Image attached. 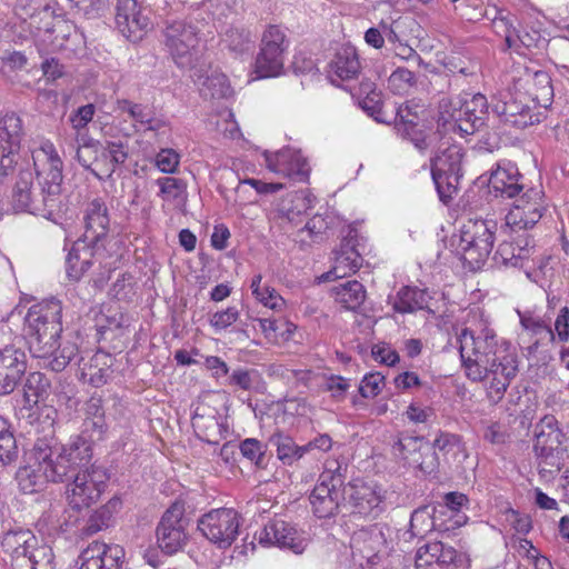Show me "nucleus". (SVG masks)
Masks as SVG:
<instances>
[{
	"instance_id": "1",
	"label": "nucleus",
	"mask_w": 569,
	"mask_h": 569,
	"mask_svg": "<svg viewBox=\"0 0 569 569\" xmlns=\"http://www.w3.org/2000/svg\"><path fill=\"white\" fill-rule=\"evenodd\" d=\"M459 351L467 377L485 382L488 399L498 403L518 373V356L511 345L488 327L461 330Z\"/></svg>"
},
{
	"instance_id": "2",
	"label": "nucleus",
	"mask_w": 569,
	"mask_h": 569,
	"mask_svg": "<svg viewBox=\"0 0 569 569\" xmlns=\"http://www.w3.org/2000/svg\"><path fill=\"white\" fill-rule=\"evenodd\" d=\"M62 305L56 298L42 300L29 308L24 317L23 338L34 358L49 359L48 367L61 372L78 355L74 342H61Z\"/></svg>"
},
{
	"instance_id": "3",
	"label": "nucleus",
	"mask_w": 569,
	"mask_h": 569,
	"mask_svg": "<svg viewBox=\"0 0 569 569\" xmlns=\"http://www.w3.org/2000/svg\"><path fill=\"white\" fill-rule=\"evenodd\" d=\"M32 161L37 178L40 173L50 177L47 200H31L36 191L33 187V173L30 169H20L12 189V207L18 212H28L50 219L61 203V184L63 181V162L53 143L49 140L32 151Z\"/></svg>"
},
{
	"instance_id": "4",
	"label": "nucleus",
	"mask_w": 569,
	"mask_h": 569,
	"mask_svg": "<svg viewBox=\"0 0 569 569\" xmlns=\"http://www.w3.org/2000/svg\"><path fill=\"white\" fill-rule=\"evenodd\" d=\"M57 412L53 409H47L46 413L39 416L48 432L39 437L33 443V456L38 463H43L46 471L52 482H63L72 479L77 469L66 456V450L57 449L59 442L54 438V417Z\"/></svg>"
},
{
	"instance_id": "5",
	"label": "nucleus",
	"mask_w": 569,
	"mask_h": 569,
	"mask_svg": "<svg viewBox=\"0 0 569 569\" xmlns=\"http://www.w3.org/2000/svg\"><path fill=\"white\" fill-rule=\"evenodd\" d=\"M498 224L492 219H469L460 229L459 249L466 263L480 268L490 254Z\"/></svg>"
},
{
	"instance_id": "6",
	"label": "nucleus",
	"mask_w": 569,
	"mask_h": 569,
	"mask_svg": "<svg viewBox=\"0 0 569 569\" xmlns=\"http://www.w3.org/2000/svg\"><path fill=\"white\" fill-rule=\"evenodd\" d=\"M491 113L500 122L518 129H525L541 122L546 117L545 111L530 101L525 93L501 92L491 101Z\"/></svg>"
},
{
	"instance_id": "7",
	"label": "nucleus",
	"mask_w": 569,
	"mask_h": 569,
	"mask_svg": "<svg viewBox=\"0 0 569 569\" xmlns=\"http://www.w3.org/2000/svg\"><path fill=\"white\" fill-rule=\"evenodd\" d=\"M109 479L108 470L96 463L83 470H78L66 488L69 506L77 510L90 507L99 500Z\"/></svg>"
},
{
	"instance_id": "8",
	"label": "nucleus",
	"mask_w": 569,
	"mask_h": 569,
	"mask_svg": "<svg viewBox=\"0 0 569 569\" xmlns=\"http://www.w3.org/2000/svg\"><path fill=\"white\" fill-rule=\"evenodd\" d=\"M463 153L458 146H450L440 150L431 158V177L436 186L439 199L443 203L452 200L458 192Z\"/></svg>"
},
{
	"instance_id": "9",
	"label": "nucleus",
	"mask_w": 569,
	"mask_h": 569,
	"mask_svg": "<svg viewBox=\"0 0 569 569\" xmlns=\"http://www.w3.org/2000/svg\"><path fill=\"white\" fill-rule=\"evenodd\" d=\"M288 47L289 40L284 30L276 24L268 26L262 33L260 50L256 58L257 78H271L281 74Z\"/></svg>"
},
{
	"instance_id": "10",
	"label": "nucleus",
	"mask_w": 569,
	"mask_h": 569,
	"mask_svg": "<svg viewBox=\"0 0 569 569\" xmlns=\"http://www.w3.org/2000/svg\"><path fill=\"white\" fill-rule=\"evenodd\" d=\"M339 470V466L332 469L327 465L309 496L311 511L319 519H330L339 512L340 502L343 499V492H340L343 477Z\"/></svg>"
},
{
	"instance_id": "11",
	"label": "nucleus",
	"mask_w": 569,
	"mask_h": 569,
	"mask_svg": "<svg viewBox=\"0 0 569 569\" xmlns=\"http://www.w3.org/2000/svg\"><path fill=\"white\" fill-rule=\"evenodd\" d=\"M164 44L179 68H191L199 44V29L186 20L166 22Z\"/></svg>"
},
{
	"instance_id": "12",
	"label": "nucleus",
	"mask_w": 569,
	"mask_h": 569,
	"mask_svg": "<svg viewBox=\"0 0 569 569\" xmlns=\"http://www.w3.org/2000/svg\"><path fill=\"white\" fill-rule=\"evenodd\" d=\"M241 520V516L232 508L212 509L199 518L198 530L210 542L226 549L236 541Z\"/></svg>"
},
{
	"instance_id": "13",
	"label": "nucleus",
	"mask_w": 569,
	"mask_h": 569,
	"mask_svg": "<svg viewBox=\"0 0 569 569\" xmlns=\"http://www.w3.org/2000/svg\"><path fill=\"white\" fill-rule=\"evenodd\" d=\"M23 136V121L18 113L7 112L0 118V179L16 171Z\"/></svg>"
},
{
	"instance_id": "14",
	"label": "nucleus",
	"mask_w": 569,
	"mask_h": 569,
	"mask_svg": "<svg viewBox=\"0 0 569 569\" xmlns=\"http://www.w3.org/2000/svg\"><path fill=\"white\" fill-rule=\"evenodd\" d=\"M541 190L530 188L517 197L501 227L503 232L526 231L535 227L543 216L545 206Z\"/></svg>"
},
{
	"instance_id": "15",
	"label": "nucleus",
	"mask_w": 569,
	"mask_h": 569,
	"mask_svg": "<svg viewBox=\"0 0 569 569\" xmlns=\"http://www.w3.org/2000/svg\"><path fill=\"white\" fill-rule=\"evenodd\" d=\"M184 503L173 502L162 515L156 530L159 548L167 555H173L187 543Z\"/></svg>"
},
{
	"instance_id": "16",
	"label": "nucleus",
	"mask_w": 569,
	"mask_h": 569,
	"mask_svg": "<svg viewBox=\"0 0 569 569\" xmlns=\"http://www.w3.org/2000/svg\"><path fill=\"white\" fill-rule=\"evenodd\" d=\"M466 553L458 552L442 541H431L421 546L416 553L417 569H469Z\"/></svg>"
},
{
	"instance_id": "17",
	"label": "nucleus",
	"mask_w": 569,
	"mask_h": 569,
	"mask_svg": "<svg viewBox=\"0 0 569 569\" xmlns=\"http://www.w3.org/2000/svg\"><path fill=\"white\" fill-rule=\"evenodd\" d=\"M116 9V26L128 40L138 42L152 28L150 9L137 0H118Z\"/></svg>"
},
{
	"instance_id": "18",
	"label": "nucleus",
	"mask_w": 569,
	"mask_h": 569,
	"mask_svg": "<svg viewBox=\"0 0 569 569\" xmlns=\"http://www.w3.org/2000/svg\"><path fill=\"white\" fill-rule=\"evenodd\" d=\"M259 543L289 549L300 555L307 547V539L291 523L273 519L264 525L258 535Z\"/></svg>"
},
{
	"instance_id": "19",
	"label": "nucleus",
	"mask_w": 569,
	"mask_h": 569,
	"mask_svg": "<svg viewBox=\"0 0 569 569\" xmlns=\"http://www.w3.org/2000/svg\"><path fill=\"white\" fill-rule=\"evenodd\" d=\"M343 499L351 513L365 518H377L383 510L380 491L363 482H350L343 488Z\"/></svg>"
},
{
	"instance_id": "20",
	"label": "nucleus",
	"mask_w": 569,
	"mask_h": 569,
	"mask_svg": "<svg viewBox=\"0 0 569 569\" xmlns=\"http://www.w3.org/2000/svg\"><path fill=\"white\" fill-rule=\"evenodd\" d=\"M27 371V355L14 345L0 348V396L13 392Z\"/></svg>"
},
{
	"instance_id": "21",
	"label": "nucleus",
	"mask_w": 569,
	"mask_h": 569,
	"mask_svg": "<svg viewBox=\"0 0 569 569\" xmlns=\"http://www.w3.org/2000/svg\"><path fill=\"white\" fill-rule=\"evenodd\" d=\"M78 563L79 569H123L124 549L93 541L81 552Z\"/></svg>"
},
{
	"instance_id": "22",
	"label": "nucleus",
	"mask_w": 569,
	"mask_h": 569,
	"mask_svg": "<svg viewBox=\"0 0 569 569\" xmlns=\"http://www.w3.org/2000/svg\"><path fill=\"white\" fill-rule=\"evenodd\" d=\"M513 233L510 232L509 239L499 243L493 259L498 264L523 268L536 251L535 240L528 233L517 236Z\"/></svg>"
},
{
	"instance_id": "23",
	"label": "nucleus",
	"mask_w": 569,
	"mask_h": 569,
	"mask_svg": "<svg viewBox=\"0 0 569 569\" xmlns=\"http://www.w3.org/2000/svg\"><path fill=\"white\" fill-rule=\"evenodd\" d=\"M267 167L278 174L299 182H306L309 179L310 166L299 150L288 148L272 157H267Z\"/></svg>"
},
{
	"instance_id": "24",
	"label": "nucleus",
	"mask_w": 569,
	"mask_h": 569,
	"mask_svg": "<svg viewBox=\"0 0 569 569\" xmlns=\"http://www.w3.org/2000/svg\"><path fill=\"white\" fill-rule=\"evenodd\" d=\"M458 517L459 519L453 520V525H448L447 521L439 515L436 506H422L417 508L411 513L410 531L415 537H422L432 530L448 532L460 528L466 522V516Z\"/></svg>"
},
{
	"instance_id": "25",
	"label": "nucleus",
	"mask_w": 569,
	"mask_h": 569,
	"mask_svg": "<svg viewBox=\"0 0 569 569\" xmlns=\"http://www.w3.org/2000/svg\"><path fill=\"white\" fill-rule=\"evenodd\" d=\"M362 264V257L357 250L356 231L349 230L339 248L335 250L332 269L325 274L326 279L345 278L356 272Z\"/></svg>"
},
{
	"instance_id": "26",
	"label": "nucleus",
	"mask_w": 569,
	"mask_h": 569,
	"mask_svg": "<svg viewBox=\"0 0 569 569\" xmlns=\"http://www.w3.org/2000/svg\"><path fill=\"white\" fill-rule=\"evenodd\" d=\"M84 233L83 241L88 244L98 243L107 236L109 230V214L106 202L100 199L90 201L83 212Z\"/></svg>"
},
{
	"instance_id": "27",
	"label": "nucleus",
	"mask_w": 569,
	"mask_h": 569,
	"mask_svg": "<svg viewBox=\"0 0 569 569\" xmlns=\"http://www.w3.org/2000/svg\"><path fill=\"white\" fill-rule=\"evenodd\" d=\"M385 542L383 533L377 527L359 529L351 537L352 556L366 559L367 563L373 565Z\"/></svg>"
},
{
	"instance_id": "28",
	"label": "nucleus",
	"mask_w": 569,
	"mask_h": 569,
	"mask_svg": "<svg viewBox=\"0 0 569 569\" xmlns=\"http://www.w3.org/2000/svg\"><path fill=\"white\" fill-rule=\"evenodd\" d=\"M489 107L486 96L481 93H476L471 99L463 101L458 132L461 136H469L479 131L485 126L489 116Z\"/></svg>"
},
{
	"instance_id": "29",
	"label": "nucleus",
	"mask_w": 569,
	"mask_h": 569,
	"mask_svg": "<svg viewBox=\"0 0 569 569\" xmlns=\"http://www.w3.org/2000/svg\"><path fill=\"white\" fill-rule=\"evenodd\" d=\"M37 537L29 529L21 527L8 529L2 538L1 547L11 558L12 568H21L24 562V555L31 547H34Z\"/></svg>"
},
{
	"instance_id": "30",
	"label": "nucleus",
	"mask_w": 569,
	"mask_h": 569,
	"mask_svg": "<svg viewBox=\"0 0 569 569\" xmlns=\"http://www.w3.org/2000/svg\"><path fill=\"white\" fill-rule=\"evenodd\" d=\"M361 70L357 50L352 46H343L337 50L329 63V79L332 83L338 80L348 81L356 79Z\"/></svg>"
},
{
	"instance_id": "31",
	"label": "nucleus",
	"mask_w": 569,
	"mask_h": 569,
	"mask_svg": "<svg viewBox=\"0 0 569 569\" xmlns=\"http://www.w3.org/2000/svg\"><path fill=\"white\" fill-rule=\"evenodd\" d=\"M43 463H38L33 456V448L29 455V461L16 472V480L23 493H34L42 490L51 481Z\"/></svg>"
},
{
	"instance_id": "32",
	"label": "nucleus",
	"mask_w": 569,
	"mask_h": 569,
	"mask_svg": "<svg viewBox=\"0 0 569 569\" xmlns=\"http://www.w3.org/2000/svg\"><path fill=\"white\" fill-rule=\"evenodd\" d=\"M521 178L515 164L508 163L505 167L498 166L490 174L489 187L496 196L516 198L523 189V186L519 182Z\"/></svg>"
},
{
	"instance_id": "33",
	"label": "nucleus",
	"mask_w": 569,
	"mask_h": 569,
	"mask_svg": "<svg viewBox=\"0 0 569 569\" xmlns=\"http://www.w3.org/2000/svg\"><path fill=\"white\" fill-rule=\"evenodd\" d=\"M526 82L528 84V98L541 111L551 106L553 99V88L551 78L548 72L543 70L526 71Z\"/></svg>"
},
{
	"instance_id": "34",
	"label": "nucleus",
	"mask_w": 569,
	"mask_h": 569,
	"mask_svg": "<svg viewBox=\"0 0 569 569\" xmlns=\"http://www.w3.org/2000/svg\"><path fill=\"white\" fill-rule=\"evenodd\" d=\"M83 240L73 243L66 259V271L69 279L79 281L92 264V247Z\"/></svg>"
},
{
	"instance_id": "35",
	"label": "nucleus",
	"mask_w": 569,
	"mask_h": 569,
	"mask_svg": "<svg viewBox=\"0 0 569 569\" xmlns=\"http://www.w3.org/2000/svg\"><path fill=\"white\" fill-rule=\"evenodd\" d=\"M430 296L418 287L405 286L399 289L392 300V308L399 313H413L428 308Z\"/></svg>"
},
{
	"instance_id": "36",
	"label": "nucleus",
	"mask_w": 569,
	"mask_h": 569,
	"mask_svg": "<svg viewBox=\"0 0 569 569\" xmlns=\"http://www.w3.org/2000/svg\"><path fill=\"white\" fill-rule=\"evenodd\" d=\"M566 436L555 416L547 415L536 425L533 448L557 447L565 443Z\"/></svg>"
},
{
	"instance_id": "37",
	"label": "nucleus",
	"mask_w": 569,
	"mask_h": 569,
	"mask_svg": "<svg viewBox=\"0 0 569 569\" xmlns=\"http://www.w3.org/2000/svg\"><path fill=\"white\" fill-rule=\"evenodd\" d=\"M331 291L336 301L350 311H357L367 298L365 286L357 280H348L335 286Z\"/></svg>"
},
{
	"instance_id": "38",
	"label": "nucleus",
	"mask_w": 569,
	"mask_h": 569,
	"mask_svg": "<svg viewBox=\"0 0 569 569\" xmlns=\"http://www.w3.org/2000/svg\"><path fill=\"white\" fill-rule=\"evenodd\" d=\"M122 501L118 497H112L109 501L97 509L87 520L82 531L87 536H92L112 525L114 515L121 509Z\"/></svg>"
},
{
	"instance_id": "39",
	"label": "nucleus",
	"mask_w": 569,
	"mask_h": 569,
	"mask_svg": "<svg viewBox=\"0 0 569 569\" xmlns=\"http://www.w3.org/2000/svg\"><path fill=\"white\" fill-rule=\"evenodd\" d=\"M57 449L66 450V456L77 470L88 468L92 458V443L84 435L71 438L66 445L59 443Z\"/></svg>"
},
{
	"instance_id": "40",
	"label": "nucleus",
	"mask_w": 569,
	"mask_h": 569,
	"mask_svg": "<svg viewBox=\"0 0 569 569\" xmlns=\"http://www.w3.org/2000/svg\"><path fill=\"white\" fill-rule=\"evenodd\" d=\"M108 360H110L109 355L97 352L89 363H84L81 368V379L96 388L106 385L110 376Z\"/></svg>"
},
{
	"instance_id": "41",
	"label": "nucleus",
	"mask_w": 569,
	"mask_h": 569,
	"mask_svg": "<svg viewBox=\"0 0 569 569\" xmlns=\"http://www.w3.org/2000/svg\"><path fill=\"white\" fill-rule=\"evenodd\" d=\"M193 81L201 86L200 91L204 97L212 99L226 98L231 93L226 74L212 71L211 74L203 77L199 71L192 74Z\"/></svg>"
},
{
	"instance_id": "42",
	"label": "nucleus",
	"mask_w": 569,
	"mask_h": 569,
	"mask_svg": "<svg viewBox=\"0 0 569 569\" xmlns=\"http://www.w3.org/2000/svg\"><path fill=\"white\" fill-rule=\"evenodd\" d=\"M270 443L276 447L278 459L287 466L293 465L306 455L305 445L298 446L288 435L274 433L270 437Z\"/></svg>"
},
{
	"instance_id": "43",
	"label": "nucleus",
	"mask_w": 569,
	"mask_h": 569,
	"mask_svg": "<svg viewBox=\"0 0 569 569\" xmlns=\"http://www.w3.org/2000/svg\"><path fill=\"white\" fill-rule=\"evenodd\" d=\"M438 126L445 130L458 131L462 117V101L460 98H442L438 106Z\"/></svg>"
},
{
	"instance_id": "44",
	"label": "nucleus",
	"mask_w": 569,
	"mask_h": 569,
	"mask_svg": "<svg viewBox=\"0 0 569 569\" xmlns=\"http://www.w3.org/2000/svg\"><path fill=\"white\" fill-rule=\"evenodd\" d=\"M101 171L110 177L117 166L126 162L128 151L120 141H107L106 146L100 144Z\"/></svg>"
},
{
	"instance_id": "45",
	"label": "nucleus",
	"mask_w": 569,
	"mask_h": 569,
	"mask_svg": "<svg viewBox=\"0 0 569 569\" xmlns=\"http://www.w3.org/2000/svg\"><path fill=\"white\" fill-rule=\"evenodd\" d=\"M425 445L426 442L422 437L401 436L392 445V453L395 457L411 467L413 462H417Z\"/></svg>"
},
{
	"instance_id": "46",
	"label": "nucleus",
	"mask_w": 569,
	"mask_h": 569,
	"mask_svg": "<svg viewBox=\"0 0 569 569\" xmlns=\"http://www.w3.org/2000/svg\"><path fill=\"white\" fill-rule=\"evenodd\" d=\"M360 94H365L359 102L362 110L378 122H387L381 92L376 90L375 84L372 82H362L360 84Z\"/></svg>"
},
{
	"instance_id": "47",
	"label": "nucleus",
	"mask_w": 569,
	"mask_h": 569,
	"mask_svg": "<svg viewBox=\"0 0 569 569\" xmlns=\"http://www.w3.org/2000/svg\"><path fill=\"white\" fill-rule=\"evenodd\" d=\"M51 387L50 380L40 371L30 372L23 383V397L27 403L37 405L43 400Z\"/></svg>"
},
{
	"instance_id": "48",
	"label": "nucleus",
	"mask_w": 569,
	"mask_h": 569,
	"mask_svg": "<svg viewBox=\"0 0 569 569\" xmlns=\"http://www.w3.org/2000/svg\"><path fill=\"white\" fill-rule=\"evenodd\" d=\"M53 560L54 555L51 547L39 545L37 541L34 547H31L24 555L23 567L13 569H54Z\"/></svg>"
},
{
	"instance_id": "49",
	"label": "nucleus",
	"mask_w": 569,
	"mask_h": 569,
	"mask_svg": "<svg viewBox=\"0 0 569 569\" xmlns=\"http://www.w3.org/2000/svg\"><path fill=\"white\" fill-rule=\"evenodd\" d=\"M539 475L542 478H553L565 466L568 452L535 455Z\"/></svg>"
},
{
	"instance_id": "50",
	"label": "nucleus",
	"mask_w": 569,
	"mask_h": 569,
	"mask_svg": "<svg viewBox=\"0 0 569 569\" xmlns=\"http://www.w3.org/2000/svg\"><path fill=\"white\" fill-rule=\"evenodd\" d=\"M443 502L437 507L438 512L448 525H453V520L461 516L459 511L468 502V498L460 492H449L445 495Z\"/></svg>"
},
{
	"instance_id": "51",
	"label": "nucleus",
	"mask_w": 569,
	"mask_h": 569,
	"mask_svg": "<svg viewBox=\"0 0 569 569\" xmlns=\"http://www.w3.org/2000/svg\"><path fill=\"white\" fill-rule=\"evenodd\" d=\"M98 148H100L99 142L86 143L77 149L76 157L83 168L91 170L94 176L100 178L101 158Z\"/></svg>"
},
{
	"instance_id": "52",
	"label": "nucleus",
	"mask_w": 569,
	"mask_h": 569,
	"mask_svg": "<svg viewBox=\"0 0 569 569\" xmlns=\"http://www.w3.org/2000/svg\"><path fill=\"white\" fill-rule=\"evenodd\" d=\"M156 183L159 186V196L164 200H184L187 193V184L183 180L164 177L159 178Z\"/></svg>"
},
{
	"instance_id": "53",
	"label": "nucleus",
	"mask_w": 569,
	"mask_h": 569,
	"mask_svg": "<svg viewBox=\"0 0 569 569\" xmlns=\"http://www.w3.org/2000/svg\"><path fill=\"white\" fill-rule=\"evenodd\" d=\"M417 83V78L412 71L407 68H397L389 77V88L398 94L409 91Z\"/></svg>"
},
{
	"instance_id": "54",
	"label": "nucleus",
	"mask_w": 569,
	"mask_h": 569,
	"mask_svg": "<svg viewBox=\"0 0 569 569\" xmlns=\"http://www.w3.org/2000/svg\"><path fill=\"white\" fill-rule=\"evenodd\" d=\"M411 467L419 469L425 476H437L440 461L437 452L430 447L429 442H426L425 448L420 452V457Z\"/></svg>"
},
{
	"instance_id": "55",
	"label": "nucleus",
	"mask_w": 569,
	"mask_h": 569,
	"mask_svg": "<svg viewBox=\"0 0 569 569\" xmlns=\"http://www.w3.org/2000/svg\"><path fill=\"white\" fill-rule=\"evenodd\" d=\"M74 6L86 19L93 20L104 16L110 3L109 0H80Z\"/></svg>"
},
{
	"instance_id": "56",
	"label": "nucleus",
	"mask_w": 569,
	"mask_h": 569,
	"mask_svg": "<svg viewBox=\"0 0 569 569\" xmlns=\"http://www.w3.org/2000/svg\"><path fill=\"white\" fill-rule=\"evenodd\" d=\"M239 450L244 458L257 467H263L264 450L263 445L259 440L247 438L240 442Z\"/></svg>"
},
{
	"instance_id": "57",
	"label": "nucleus",
	"mask_w": 569,
	"mask_h": 569,
	"mask_svg": "<svg viewBox=\"0 0 569 569\" xmlns=\"http://www.w3.org/2000/svg\"><path fill=\"white\" fill-rule=\"evenodd\" d=\"M156 167L163 173H174L180 163V154L171 148H163L157 153Z\"/></svg>"
},
{
	"instance_id": "58",
	"label": "nucleus",
	"mask_w": 569,
	"mask_h": 569,
	"mask_svg": "<svg viewBox=\"0 0 569 569\" xmlns=\"http://www.w3.org/2000/svg\"><path fill=\"white\" fill-rule=\"evenodd\" d=\"M395 127L397 129V132L403 139L410 140L417 149L425 150L428 147L425 132L420 128L419 123H417V124L395 123Z\"/></svg>"
},
{
	"instance_id": "59",
	"label": "nucleus",
	"mask_w": 569,
	"mask_h": 569,
	"mask_svg": "<svg viewBox=\"0 0 569 569\" xmlns=\"http://www.w3.org/2000/svg\"><path fill=\"white\" fill-rule=\"evenodd\" d=\"M520 322L526 330L539 336L540 339H547L549 341L555 339L553 330L540 318L522 316Z\"/></svg>"
},
{
	"instance_id": "60",
	"label": "nucleus",
	"mask_w": 569,
	"mask_h": 569,
	"mask_svg": "<svg viewBox=\"0 0 569 569\" xmlns=\"http://www.w3.org/2000/svg\"><path fill=\"white\" fill-rule=\"evenodd\" d=\"M460 446V437L446 431H439L433 442L430 443V447H432L435 451L439 450L445 456L450 452H455V450L459 449Z\"/></svg>"
},
{
	"instance_id": "61",
	"label": "nucleus",
	"mask_w": 569,
	"mask_h": 569,
	"mask_svg": "<svg viewBox=\"0 0 569 569\" xmlns=\"http://www.w3.org/2000/svg\"><path fill=\"white\" fill-rule=\"evenodd\" d=\"M18 446L16 438L9 430L0 436V462L9 465L18 458Z\"/></svg>"
},
{
	"instance_id": "62",
	"label": "nucleus",
	"mask_w": 569,
	"mask_h": 569,
	"mask_svg": "<svg viewBox=\"0 0 569 569\" xmlns=\"http://www.w3.org/2000/svg\"><path fill=\"white\" fill-rule=\"evenodd\" d=\"M83 426V433L88 435V440L91 441V443L103 440L108 431V425L104 416L84 419Z\"/></svg>"
},
{
	"instance_id": "63",
	"label": "nucleus",
	"mask_w": 569,
	"mask_h": 569,
	"mask_svg": "<svg viewBox=\"0 0 569 569\" xmlns=\"http://www.w3.org/2000/svg\"><path fill=\"white\" fill-rule=\"evenodd\" d=\"M329 222L321 214H316L306 223L302 231H306L313 242H320L325 239Z\"/></svg>"
},
{
	"instance_id": "64",
	"label": "nucleus",
	"mask_w": 569,
	"mask_h": 569,
	"mask_svg": "<svg viewBox=\"0 0 569 569\" xmlns=\"http://www.w3.org/2000/svg\"><path fill=\"white\" fill-rule=\"evenodd\" d=\"M385 377L379 372H371L363 377L359 391L365 398H373L381 391Z\"/></svg>"
}]
</instances>
